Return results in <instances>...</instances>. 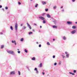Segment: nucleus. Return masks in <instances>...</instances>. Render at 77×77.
Wrapping results in <instances>:
<instances>
[{"label": "nucleus", "mask_w": 77, "mask_h": 77, "mask_svg": "<svg viewBox=\"0 0 77 77\" xmlns=\"http://www.w3.org/2000/svg\"><path fill=\"white\" fill-rule=\"evenodd\" d=\"M47 17H48V18H50V14H47Z\"/></svg>", "instance_id": "nucleus-10"}, {"label": "nucleus", "mask_w": 77, "mask_h": 77, "mask_svg": "<svg viewBox=\"0 0 77 77\" xmlns=\"http://www.w3.org/2000/svg\"><path fill=\"white\" fill-rule=\"evenodd\" d=\"M18 73L19 74V75H21V73L20 71H18Z\"/></svg>", "instance_id": "nucleus-18"}, {"label": "nucleus", "mask_w": 77, "mask_h": 77, "mask_svg": "<svg viewBox=\"0 0 77 77\" xmlns=\"http://www.w3.org/2000/svg\"><path fill=\"white\" fill-rule=\"evenodd\" d=\"M26 27H25V26H23L22 29L24 30V29H26Z\"/></svg>", "instance_id": "nucleus-14"}, {"label": "nucleus", "mask_w": 77, "mask_h": 77, "mask_svg": "<svg viewBox=\"0 0 77 77\" xmlns=\"http://www.w3.org/2000/svg\"><path fill=\"white\" fill-rule=\"evenodd\" d=\"M53 58H55V56H53Z\"/></svg>", "instance_id": "nucleus-37"}, {"label": "nucleus", "mask_w": 77, "mask_h": 77, "mask_svg": "<svg viewBox=\"0 0 77 77\" xmlns=\"http://www.w3.org/2000/svg\"><path fill=\"white\" fill-rule=\"evenodd\" d=\"M67 57H69V54H67L66 55Z\"/></svg>", "instance_id": "nucleus-24"}, {"label": "nucleus", "mask_w": 77, "mask_h": 77, "mask_svg": "<svg viewBox=\"0 0 77 77\" xmlns=\"http://www.w3.org/2000/svg\"><path fill=\"white\" fill-rule=\"evenodd\" d=\"M75 24H77V22H75Z\"/></svg>", "instance_id": "nucleus-54"}, {"label": "nucleus", "mask_w": 77, "mask_h": 77, "mask_svg": "<svg viewBox=\"0 0 77 77\" xmlns=\"http://www.w3.org/2000/svg\"><path fill=\"white\" fill-rule=\"evenodd\" d=\"M18 4H19V5H21V3H20V2H18Z\"/></svg>", "instance_id": "nucleus-44"}, {"label": "nucleus", "mask_w": 77, "mask_h": 77, "mask_svg": "<svg viewBox=\"0 0 77 77\" xmlns=\"http://www.w3.org/2000/svg\"><path fill=\"white\" fill-rule=\"evenodd\" d=\"M73 72H74L75 73V72H76V70H74L73 71Z\"/></svg>", "instance_id": "nucleus-34"}, {"label": "nucleus", "mask_w": 77, "mask_h": 77, "mask_svg": "<svg viewBox=\"0 0 77 77\" xmlns=\"http://www.w3.org/2000/svg\"><path fill=\"white\" fill-rule=\"evenodd\" d=\"M33 33V32H29V35H30V34H32Z\"/></svg>", "instance_id": "nucleus-22"}, {"label": "nucleus", "mask_w": 77, "mask_h": 77, "mask_svg": "<svg viewBox=\"0 0 77 77\" xmlns=\"http://www.w3.org/2000/svg\"><path fill=\"white\" fill-rule=\"evenodd\" d=\"M45 11H46V12H47V11H48V9H46L45 10Z\"/></svg>", "instance_id": "nucleus-26"}, {"label": "nucleus", "mask_w": 77, "mask_h": 77, "mask_svg": "<svg viewBox=\"0 0 77 77\" xmlns=\"http://www.w3.org/2000/svg\"><path fill=\"white\" fill-rule=\"evenodd\" d=\"M53 41H55V39H53Z\"/></svg>", "instance_id": "nucleus-51"}, {"label": "nucleus", "mask_w": 77, "mask_h": 77, "mask_svg": "<svg viewBox=\"0 0 77 77\" xmlns=\"http://www.w3.org/2000/svg\"><path fill=\"white\" fill-rule=\"evenodd\" d=\"M72 75H75V74L74 73H72Z\"/></svg>", "instance_id": "nucleus-32"}, {"label": "nucleus", "mask_w": 77, "mask_h": 77, "mask_svg": "<svg viewBox=\"0 0 77 77\" xmlns=\"http://www.w3.org/2000/svg\"><path fill=\"white\" fill-rule=\"evenodd\" d=\"M23 41H24L23 38H22L20 39V41L23 42Z\"/></svg>", "instance_id": "nucleus-16"}, {"label": "nucleus", "mask_w": 77, "mask_h": 77, "mask_svg": "<svg viewBox=\"0 0 77 77\" xmlns=\"http://www.w3.org/2000/svg\"><path fill=\"white\" fill-rule=\"evenodd\" d=\"M36 44H38V42H36Z\"/></svg>", "instance_id": "nucleus-53"}, {"label": "nucleus", "mask_w": 77, "mask_h": 77, "mask_svg": "<svg viewBox=\"0 0 77 77\" xmlns=\"http://www.w3.org/2000/svg\"><path fill=\"white\" fill-rule=\"evenodd\" d=\"M75 33V30L73 31L72 32V34H74Z\"/></svg>", "instance_id": "nucleus-9"}, {"label": "nucleus", "mask_w": 77, "mask_h": 77, "mask_svg": "<svg viewBox=\"0 0 77 77\" xmlns=\"http://www.w3.org/2000/svg\"><path fill=\"white\" fill-rule=\"evenodd\" d=\"M47 44L48 45H50V43H49V42H48L47 43Z\"/></svg>", "instance_id": "nucleus-28"}, {"label": "nucleus", "mask_w": 77, "mask_h": 77, "mask_svg": "<svg viewBox=\"0 0 77 77\" xmlns=\"http://www.w3.org/2000/svg\"><path fill=\"white\" fill-rule=\"evenodd\" d=\"M32 31H33V32H34L35 31V30H34V29H33Z\"/></svg>", "instance_id": "nucleus-50"}, {"label": "nucleus", "mask_w": 77, "mask_h": 77, "mask_svg": "<svg viewBox=\"0 0 77 77\" xmlns=\"http://www.w3.org/2000/svg\"><path fill=\"white\" fill-rule=\"evenodd\" d=\"M33 0H31V1H32Z\"/></svg>", "instance_id": "nucleus-56"}, {"label": "nucleus", "mask_w": 77, "mask_h": 77, "mask_svg": "<svg viewBox=\"0 0 77 77\" xmlns=\"http://www.w3.org/2000/svg\"><path fill=\"white\" fill-rule=\"evenodd\" d=\"M42 74H43V75H45V73H44V72H42Z\"/></svg>", "instance_id": "nucleus-38"}, {"label": "nucleus", "mask_w": 77, "mask_h": 77, "mask_svg": "<svg viewBox=\"0 0 77 77\" xmlns=\"http://www.w3.org/2000/svg\"><path fill=\"white\" fill-rule=\"evenodd\" d=\"M11 42L12 43H14V45H17V43H16V42L15 41V40L14 41H12Z\"/></svg>", "instance_id": "nucleus-7"}, {"label": "nucleus", "mask_w": 77, "mask_h": 77, "mask_svg": "<svg viewBox=\"0 0 77 77\" xmlns=\"http://www.w3.org/2000/svg\"><path fill=\"white\" fill-rule=\"evenodd\" d=\"M15 74V72L14 71L11 72L10 73V74L11 75H14Z\"/></svg>", "instance_id": "nucleus-3"}, {"label": "nucleus", "mask_w": 77, "mask_h": 77, "mask_svg": "<svg viewBox=\"0 0 77 77\" xmlns=\"http://www.w3.org/2000/svg\"><path fill=\"white\" fill-rule=\"evenodd\" d=\"M39 47H41V45H39L38 46Z\"/></svg>", "instance_id": "nucleus-35"}, {"label": "nucleus", "mask_w": 77, "mask_h": 77, "mask_svg": "<svg viewBox=\"0 0 77 77\" xmlns=\"http://www.w3.org/2000/svg\"><path fill=\"white\" fill-rule=\"evenodd\" d=\"M17 52L18 53H21V51H17Z\"/></svg>", "instance_id": "nucleus-36"}, {"label": "nucleus", "mask_w": 77, "mask_h": 77, "mask_svg": "<svg viewBox=\"0 0 77 77\" xmlns=\"http://www.w3.org/2000/svg\"><path fill=\"white\" fill-rule=\"evenodd\" d=\"M2 10H4V9H2Z\"/></svg>", "instance_id": "nucleus-58"}, {"label": "nucleus", "mask_w": 77, "mask_h": 77, "mask_svg": "<svg viewBox=\"0 0 77 77\" xmlns=\"http://www.w3.org/2000/svg\"><path fill=\"white\" fill-rule=\"evenodd\" d=\"M42 3L43 4V5H45L46 4V2H42Z\"/></svg>", "instance_id": "nucleus-12"}, {"label": "nucleus", "mask_w": 77, "mask_h": 77, "mask_svg": "<svg viewBox=\"0 0 77 77\" xmlns=\"http://www.w3.org/2000/svg\"><path fill=\"white\" fill-rule=\"evenodd\" d=\"M39 18H40L42 20H45V18L42 16L40 17Z\"/></svg>", "instance_id": "nucleus-4"}, {"label": "nucleus", "mask_w": 77, "mask_h": 77, "mask_svg": "<svg viewBox=\"0 0 77 77\" xmlns=\"http://www.w3.org/2000/svg\"><path fill=\"white\" fill-rule=\"evenodd\" d=\"M57 8V7L56 6H55L53 7V9H56Z\"/></svg>", "instance_id": "nucleus-25"}, {"label": "nucleus", "mask_w": 77, "mask_h": 77, "mask_svg": "<svg viewBox=\"0 0 77 77\" xmlns=\"http://www.w3.org/2000/svg\"><path fill=\"white\" fill-rule=\"evenodd\" d=\"M2 8V6L0 5V8Z\"/></svg>", "instance_id": "nucleus-41"}, {"label": "nucleus", "mask_w": 77, "mask_h": 77, "mask_svg": "<svg viewBox=\"0 0 77 77\" xmlns=\"http://www.w3.org/2000/svg\"><path fill=\"white\" fill-rule=\"evenodd\" d=\"M65 54H66L67 55V54H68V53H67V52H65Z\"/></svg>", "instance_id": "nucleus-39"}, {"label": "nucleus", "mask_w": 77, "mask_h": 77, "mask_svg": "<svg viewBox=\"0 0 77 77\" xmlns=\"http://www.w3.org/2000/svg\"><path fill=\"white\" fill-rule=\"evenodd\" d=\"M61 8H63V7H61Z\"/></svg>", "instance_id": "nucleus-52"}, {"label": "nucleus", "mask_w": 77, "mask_h": 77, "mask_svg": "<svg viewBox=\"0 0 77 77\" xmlns=\"http://www.w3.org/2000/svg\"><path fill=\"white\" fill-rule=\"evenodd\" d=\"M23 24H20V26H23Z\"/></svg>", "instance_id": "nucleus-47"}, {"label": "nucleus", "mask_w": 77, "mask_h": 77, "mask_svg": "<svg viewBox=\"0 0 77 77\" xmlns=\"http://www.w3.org/2000/svg\"><path fill=\"white\" fill-rule=\"evenodd\" d=\"M34 71H36V73H37V74H38V73H39V72H38V69H37V68H35L34 69Z\"/></svg>", "instance_id": "nucleus-6"}, {"label": "nucleus", "mask_w": 77, "mask_h": 77, "mask_svg": "<svg viewBox=\"0 0 77 77\" xmlns=\"http://www.w3.org/2000/svg\"><path fill=\"white\" fill-rule=\"evenodd\" d=\"M17 50H19V49H17Z\"/></svg>", "instance_id": "nucleus-57"}, {"label": "nucleus", "mask_w": 77, "mask_h": 77, "mask_svg": "<svg viewBox=\"0 0 77 77\" xmlns=\"http://www.w3.org/2000/svg\"><path fill=\"white\" fill-rule=\"evenodd\" d=\"M5 9H6V10H7V9H8V8L7 7H5Z\"/></svg>", "instance_id": "nucleus-30"}, {"label": "nucleus", "mask_w": 77, "mask_h": 77, "mask_svg": "<svg viewBox=\"0 0 77 77\" xmlns=\"http://www.w3.org/2000/svg\"><path fill=\"white\" fill-rule=\"evenodd\" d=\"M53 28H55L56 29V28H57V26H53Z\"/></svg>", "instance_id": "nucleus-13"}, {"label": "nucleus", "mask_w": 77, "mask_h": 77, "mask_svg": "<svg viewBox=\"0 0 77 77\" xmlns=\"http://www.w3.org/2000/svg\"><path fill=\"white\" fill-rule=\"evenodd\" d=\"M69 74H72V72H69Z\"/></svg>", "instance_id": "nucleus-45"}, {"label": "nucleus", "mask_w": 77, "mask_h": 77, "mask_svg": "<svg viewBox=\"0 0 77 77\" xmlns=\"http://www.w3.org/2000/svg\"><path fill=\"white\" fill-rule=\"evenodd\" d=\"M34 25H35V26H37V24H36L35 23H34Z\"/></svg>", "instance_id": "nucleus-43"}, {"label": "nucleus", "mask_w": 77, "mask_h": 77, "mask_svg": "<svg viewBox=\"0 0 77 77\" xmlns=\"http://www.w3.org/2000/svg\"><path fill=\"white\" fill-rule=\"evenodd\" d=\"M75 1V0H72V1L73 2H74Z\"/></svg>", "instance_id": "nucleus-40"}, {"label": "nucleus", "mask_w": 77, "mask_h": 77, "mask_svg": "<svg viewBox=\"0 0 77 77\" xmlns=\"http://www.w3.org/2000/svg\"><path fill=\"white\" fill-rule=\"evenodd\" d=\"M7 52L8 53H9V54H12L13 55H14V54H15L14 52L13 51H7Z\"/></svg>", "instance_id": "nucleus-1"}, {"label": "nucleus", "mask_w": 77, "mask_h": 77, "mask_svg": "<svg viewBox=\"0 0 77 77\" xmlns=\"http://www.w3.org/2000/svg\"><path fill=\"white\" fill-rule=\"evenodd\" d=\"M0 34H1V35H2V34H3V32H0Z\"/></svg>", "instance_id": "nucleus-42"}, {"label": "nucleus", "mask_w": 77, "mask_h": 77, "mask_svg": "<svg viewBox=\"0 0 77 77\" xmlns=\"http://www.w3.org/2000/svg\"><path fill=\"white\" fill-rule=\"evenodd\" d=\"M63 39H64V40H65V39H66V37H65V36H64L63 37Z\"/></svg>", "instance_id": "nucleus-23"}, {"label": "nucleus", "mask_w": 77, "mask_h": 77, "mask_svg": "<svg viewBox=\"0 0 77 77\" xmlns=\"http://www.w3.org/2000/svg\"><path fill=\"white\" fill-rule=\"evenodd\" d=\"M10 29L12 30H13V27L12 26H10Z\"/></svg>", "instance_id": "nucleus-15"}, {"label": "nucleus", "mask_w": 77, "mask_h": 77, "mask_svg": "<svg viewBox=\"0 0 77 77\" xmlns=\"http://www.w3.org/2000/svg\"><path fill=\"white\" fill-rule=\"evenodd\" d=\"M38 4H36V5L35 6V8H36V7H37V6H38Z\"/></svg>", "instance_id": "nucleus-27"}, {"label": "nucleus", "mask_w": 77, "mask_h": 77, "mask_svg": "<svg viewBox=\"0 0 77 77\" xmlns=\"http://www.w3.org/2000/svg\"><path fill=\"white\" fill-rule=\"evenodd\" d=\"M42 27V26H40V28H41Z\"/></svg>", "instance_id": "nucleus-49"}, {"label": "nucleus", "mask_w": 77, "mask_h": 77, "mask_svg": "<svg viewBox=\"0 0 77 77\" xmlns=\"http://www.w3.org/2000/svg\"><path fill=\"white\" fill-rule=\"evenodd\" d=\"M72 29H75V28H76V27H75V26H72Z\"/></svg>", "instance_id": "nucleus-17"}, {"label": "nucleus", "mask_w": 77, "mask_h": 77, "mask_svg": "<svg viewBox=\"0 0 77 77\" xmlns=\"http://www.w3.org/2000/svg\"><path fill=\"white\" fill-rule=\"evenodd\" d=\"M59 63L60 65V64H61V63L60 62Z\"/></svg>", "instance_id": "nucleus-48"}, {"label": "nucleus", "mask_w": 77, "mask_h": 77, "mask_svg": "<svg viewBox=\"0 0 77 77\" xmlns=\"http://www.w3.org/2000/svg\"><path fill=\"white\" fill-rule=\"evenodd\" d=\"M43 23L44 24L46 22L44 20H43Z\"/></svg>", "instance_id": "nucleus-20"}, {"label": "nucleus", "mask_w": 77, "mask_h": 77, "mask_svg": "<svg viewBox=\"0 0 77 77\" xmlns=\"http://www.w3.org/2000/svg\"><path fill=\"white\" fill-rule=\"evenodd\" d=\"M15 30L16 32H17L18 30V24L17 23H15Z\"/></svg>", "instance_id": "nucleus-2"}, {"label": "nucleus", "mask_w": 77, "mask_h": 77, "mask_svg": "<svg viewBox=\"0 0 77 77\" xmlns=\"http://www.w3.org/2000/svg\"><path fill=\"white\" fill-rule=\"evenodd\" d=\"M38 67L39 68L42 67V63H41L38 66Z\"/></svg>", "instance_id": "nucleus-11"}, {"label": "nucleus", "mask_w": 77, "mask_h": 77, "mask_svg": "<svg viewBox=\"0 0 77 77\" xmlns=\"http://www.w3.org/2000/svg\"><path fill=\"white\" fill-rule=\"evenodd\" d=\"M3 47H4V45H2L1 46V48L2 49V48H3Z\"/></svg>", "instance_id": "nucleus-21"}, {"label": "nucleus", "mask_w": 77, "mask_h": 77, "mask_svg": "<svg viewBox=\"0 0 77 77\" xmlns=\"http://www.w3.org/2000/svg\"><path fill=\"white\" fill-rule=\"evenodd\" d=\"M40 32V30H39V32Z\"/></svg>", "instance_id": "nucleus-55"}, {"label": "nucleus", "mask_w": 77, "mask_h": 77, "mask_svg": "<svg viewBox=\"0 0 77 77\" xmlns=\"http://www.w3.org/2000/svg\"><path fill=\"white\" fill-rule=\"evenodd\" d=\"M32 60H35V57H33L32 59Z\"/></svg>", "instance_id": "nucleus-19"}, {"label": "nucleus", "mask_w": 77, "mask_h": 77, "mask_svg": "<svg viewBox=\"0 0 77 77\" xmlns=\"http://www.w3.org/2000/svg\"><path fill=\"white\" fill-rule=\"evenodd\" d=\"M25 52H26V53H27V51L26 50V49L25 50Z\"/></svg>", "instance_id": "nucleus-29"}, {"label": "nucleus", "mask_w": 77, "mask_h": 77, "mask_svg": "<svg viewBox=\"0 0 77 77\" xmlns=\"http://www.w3.org/2000/svg\"><path fill=\"white\" fill-rule=\"evenodd\" d=\"M27 24L28 26V27L30 29H32V27H31V26H30V25L29 24V23H27Z\"/></svg>", "instance_id": "nucleus-5"}, {"label": "nucleus", "mask_w": 77, "mask_h": 77, "mask_svg": "<svg viewBox=\"0 0 77 77\" xmlns=\"http://www.w3.org/2000/svg\"><path fill=\"white\" fill-rule=\"evenodd\" d=\"M57 65V63H54V65L56 66Z\"/></svg>", "instance_id": "nucleus-33"}, {"label": "nucleus", "mask_w": 77, "mask_h": 77, "mask_svg": "<svg viewBox=\"0 0 77 77\" xmlns=\"http://www.w3.org/2000/svg\"><path fill=\"white\" fill-rule=\"evenodd\" d=\"M67 23L68 24H72V23L69 21H67Z\"/></svg>", "instance_id": "nucleus-8"}, {"label": "nucleus", "mask_w": 77, "mask_h": 77, "mask_svg": "<svg viewBox=\"0 0 77 77\" xmlns=\"http://www.w3.org/2000/svg\"><path fill=\"white\" fill-rule=\"evenodd\" d=\"M62 11L63 12L64 11V10H63V9L62 10Z\"/></svg>", "instance_id": "nucleus-46"}, {"label": "nucleus", "mask_w": 77, "mask_h": 77, "mask_svg": "<svg viewBox=\"0 0 77 77\" xmlns=\"http://www.w3.org/2000/svg\"><path fill=\"white\" fill-rule=\"evenodd\" d=\"M62 56L63 58H65V56L63 55H62Z\"/></svg>", "instance_id": "nucleus-31"}]
</instances>
